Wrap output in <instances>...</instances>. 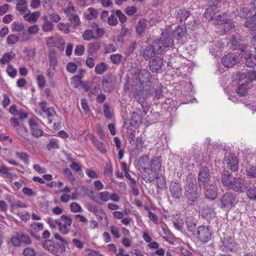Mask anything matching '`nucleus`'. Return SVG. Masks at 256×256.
Listing matches in <instances>:
<instances>
[{"label": "nucleus", "mask_w": 256, "mask_h": 256, "mask_svg": "<svg viewBox=\"0 0 256 256\" xmlns=\"http://www.w3.org/2000/svg\"><path fill=\"white\" fill-rule=\"evenodd\" d=\"M195 179L192 176H187L184 186V197L191 206L196 203L200 196L197 186L194 184Z\"/></svg>", "instance_id": "f257e3e1"}, {"label": "nucleus", "mask_w": 256, "mask_h": 256, "mask_svg": "<svg viewBox=\"0 0 256 256\" xmlns=\"http://www.w3.org/2000/svg\"><path fill=\"white\" fill-rule=\"evenodd\" d=\"M42 247L53 255L58 256L66 251L64 244H60L53 240H44L40 242Z\"/></svg>", "instance_id": "f03ea898"}, {"label": "nucleus", "mask_w": 256, "mask_h": 256, "mask_svg": "<svg viewBox=\"0 0 256 256\" xmlns=\"http://www.w3.org/2000/svg\"><path fill=\"white\" fill-rule=\"evenodd\" d=\"M238 202L236 194L232 192H226L224 194L220 200V207L226 210H230L235 206Z\"/></svg>", "instance_id": "7ed1b4c3"}, {"label": "nucleus", "mask_w": 256, "mask_h": 256, "mask_svg": "<svg viewBox=\"0 0 256 256\" xmlns=\"http://www.w3.org/2000/svg\"><path fill=\"white\" fill-rule=\"evenodd\" d=\"M64 12L66 17L68 18V20L70 22L74 28H76L80 25V19L72 2H70L68 5L64 9Z\"/></svg>", "instance_id": "20e7f679"}, {"label": "nucleus", "mask_w": 256, "mask_h": 256, "mask_svg": "<svg viewBox=\"0 0 256 256\" xmlns=\"http://www.w3.org/2000/svg\"><path fill=\"white\" fill-rule=\"evenodd\" d=\"M248 188V182L244 178L238 176L234 178L228 189L236 192L242 193L245 192Z\"/></svg>", "instance_id": "39448f33"}, {"label": "nucleus", "mask_w": 256, "mask_h": 256, "mask_svg": "<svg viewBox=\"0 0 256 256\" xmlns=\"http://www.w3.org/2000/svg\"><path fill=\"white\" fill-rule=\"evenodd\" d=\"M198 180L199 187L202 188L208 186L210 182V170L206 166H202L198 170Z\"/></svg>", "instance_id": "423d86ee"}, {"label": "nucleus", "mask_w": 256, "mask_h": 256, "mask_svg": "<svg viewBox=\"0 0 256 256\" xmlns=\"http://www.w3.org/2000/svg\"><path fill=\"white\" fill-rule=\"evenodd\" d=\"M221 242L222 244L220 248L222 250L235 252L238 250V244L231 236L224 237L223 238H222Z\"/></svg>", "instance_id": "0eeeda50"}, {"label": "nucleus", "mask_w": 256, "mask_h": 256, "mask_svg": "<svg viewBox=\"0 0 256 256\" xmlns=\"http://www.w3.org/2000/svg\"><path fill=\"white\" fill-rule=\"evenodd\" d=\"M116 82V77L112 74L105 75L102 82V88L104 92H111L114 89Z\"/></svg>", "instance_id": "6e6552de"}, {"label": "nucleus", "mask_w": 256, "mask_h": 256, "mask_svg": "<svg viewBox=\"0 0 256 256\" xmlns=\"http://www.w3.org/2000/svg\"><path fill=\"white\" fill-rule=\"evenodd\" d=\"M72 219L69 216L62 214L57 222L58 223V230L63 234H68L70 230L68 228L72 224Z\"/></svg>", "instance_id": "1a4fd4ad"}, {"label": "nucleus", "mask_w": 256, "mask_h": 256, "mask_svg": "<svg viewBox=\"0 0 256 256\" xmlns=\"http://www.w3.org/2000/svg\"><path fill=\"white\" fill-rule=\"evenodd\" d=\"M169 190L173 198L180 200L183 198V190L181 184L178 182H171L169 186Z\"/></svg>", "instance_id": "9d476101"}, {"label": "nucleus", "mask_w": 256, "mask_h": 256, "mask_svg": "<svg viewBox=\"0 0 256 256\" xmlns=\"http://www.w3.org/2000/svg\"><path fill=\"white\" fill-rule=\"evenodd\" d=\"M198 238L203 243L208 242L211 238L212 232L208 226H200L197 228Z\"/></svg>", "instance_id": "9b49d317"}, {"label": "nucleus", "mask_w": 256, "mask_h": 256, "mask_svg": "<svg viewBox=\"0 0 256 256\" xmlns=\"http://www.w3.org/2000/svg\"><path fill=\"white\" fill-rule=\"evenodd\" d=\"M163 63V58L159 56H155L149 60L148 67L152 72L158 74L162 72Z\"/></svg>", "instance_id": "f8f14e48"}, {"label": "nucleus", "mask_w": 256, "mask_h": 256, "mask_svg": "<svg viewBox=\"0 0 256 256\" xmlns=\"http://www.w3.org/2000/svg\"><path fill=\"white\" fill-rule=\"evenodd\" d=\"M202 188H204V196L207 199L214 200L218 198V190L216 184H209Z\"/></svg>", "instance_id": "ddd939ff"}, {"label": "nucleus", "mask_w": 256, "mask_h": 256, "mask_svg": "<svg viewBox=\"0 0 256 256\" xmlns=\"http://www.w3.org/2000/svg\"><path fill=\"white\" fill-rule=\"evenodd\" d=\"M136 80L140 82V84L143 85L152 82V76L148 70L141 69L137 74Z\"/></svg>", "instance_id": "4468645a"}, {"label": "nucleus", "mask_w": 256, "mask_h": 256, "mask_svg": "<svg viewBox=\"0 0 256 256\" xmlns=\"http://www.w3.org/2000/svg\"><path fill=\"white\" fill-rule=\"evenodd\" d=\"M227 167L233 172H236L238 169V161L234 153L228 154L226 160Z\"/></svg>", "instance_id": "2eb2a0df"}, {"label": "nucleus", "mask_w": 256, "mask_h": 256, "mask_svg": "<svg viewBox=\"0 0 256 256\" xmlns=\"http://www.w3.org/2000/svg\"><path fill=\"white\" fill-rule=\"evenodd\" d=\"M28 122L30 132L34 136L38 138L42 136L44 132L35 120L30 118Z\"/></svg>", "instance_id": "dca6fc26"}, {"label": "nucleus", "mask_w": 256, "mask_h": 256, "mask_svg": "<svg viewBox=\"0 0 256 256\" xmlns=\"http://www.w3.org/2000/svg\"><path fill=\"white\" fill-rule=\"evenodd\" d=\"M242 37L240 34L236 33L230 36V48L232 50H238L244 44L242 42Z\"/></svg>", "instance_id": "f3484780"}, {"label": "nucleus", "mask_w": 256, "mask_h": 256, "mask_svg": "<svg viewBox=\"0 0 256 256\" xmlns=\"http://www.w3.org/2000/svg\"><path fill=\"white\" fill-rule=\"evenodd\" d=\"M238 62V58L236 55L228 54L222 58V64L225 67L232 68Z\"/></svg>", "instance_id": "a211bd4d"}, {"label": "nucleus", "mask_w": 256, "mask_h": 256, "mask_svg": "<svg viewBox=\"0 0 256 256\" xmlns=\"http://www.w3.org/2000/svg\"><path fill=\"white\" fill-rule=\"evenodd\" d=\"M146 115L142 113V111L140 106L136 107V111L132 113L131 118V123L134 126H138L142 122V118Z\"/></svg>", "instance_id": "6ab92c4d"}, {"label": "nucleus", "mask_w": 256, "mask_h": 256, "mask_svg": "<svg viewBox=\"0 0 256 256\" xmlns=\"http://www.w3.org/2000/svg\"><path fill=\"white\" fill-rule=\"evenodd\" d=\"M220 174L221 182L223 186L228 189L235 177L228 170H224Z\"/></svg>", "instance_id": "aec40b11"}, {"label": "nucleus", "mask_w": 256, "mask_h": 256, "mask_svg": "<svg viewBox=\"0 0 256 256\" xmlns=\"http://www.w3.org/2000/svg\"><path fill=\"white\" fill-rule=\"evenodd\" d=\"M160 156H154L150 162V171H152L155 174H158L162 168V160Z\"/></svg>", "instance_id": "412c9836"}, {"label": "nucleus", "mask_w": 256, "mask_h": 256, "mask_svg": "<svg viewBox=\"0 0 256 256\" xmlns=\"http://www.w3.org/2000/svg\"><path fill=\"white\" fill-rule=\"evenodd\" d=\"M88 136L90 140H92V144L96 147L98 150L103 154L106 153V149L102 142H100L94 136V135L92 134H89Z\"/></svg>", "instance_id": "4be33fe9"}, {"label": "nucleus", "mask_w": 256, "mask_h": 256, "mask_svg": "<svg viewBox=\"0 0 256 256\" xmlns=\"http://www.w3.org/2000/svg\"><path fill=\"white\" fill-rule=\"evenodd\" d=\"M138 165L143 170L144 172H149L150 168L147 166H149L150 158L148 155L144 154L140 156L138 160Z\"/></svg>", "instance_id": "5701e85b"}, {"label": "nucleus", "mask_w": 256, "mask_h": 256, "mask_svg": "<svg viewBox=\"0 0 256 256\" xmlns=\"http://www.w3.org/2000/svg\"><path fill=\"white\" fill-rule=\"evenodd\" d=\"M185 222L187 230L190 232H194L196 230L197 220L192 216H188L186 218Z\"/></svg>", "instance_id": "b1692460"}, {"label": "nucleus", "mask_w": 256, "mask_h": 256, "mask_svg": "<svg viewBox=\"0 0 256 256\" xmlns=\"http://www.w3.org/2000/svg\"><path fill=\"white\" fill-rule=\"evenodd\" d=\"M250 48L251 47L244 44L238 50V53L241 58H244V59L247 56H252V50Z\"/></svg>", "instance_id": "393cba45"}, {"label": "nucleus", "mask_w": 256, "mask_h": 256, "mask_svg": "<svg viewBox=\"0 0 256 256\" xmlns=\"http://www.w3.org/2000/svg\"><path fill=\"white\" fill-rule=\"evenodd\" d=\"M48 56L50 67L52 68V70H56V67L58 64L56 52L54 50L49 52Z\"/></svg>", "instance_id": "a878e982"}, {"label": "nucleus", "mask_w": 256, "mask_h": 256, "mask_svg": "<svg viewBox=\"0 0 256 256\" xmlns=\"http://www.w3.org/2000/svg\"><path fill=\"white\" fill-rule=\"evenodd\" d=\"M156 180V188L158 190H163L166 188V180L164 176L158 173L154 176Z\"/></svg>", "instance_id": "bb28decb"}, {"label": "nucleus", "mask_w": 256, "mask_h": 256, "mask_svg": "<svg viewBox=\"0 0 256 256\" xmlns=\"http://www.w3.org/2000/svg\"><path fill=\"white\" fill-rule=\"evenodd\" d=\"M146 26L147 24L146 20L144 18L140 19L136 26V30L138 35L141 36L144 32Z\"/></svg>", "instance_id": "cd10ccee"}, {"label": "nucleus", "mask_w": 256, "mask_h": 256, "mask_svg": "<svg viewBox=\"0 0 256 256\" xmlns=\"http://www.w3.org/2000/svg\"><path fill=\"white\" fill-rule=\"evenodd\" d=\"M244 27L252 30L256 27V17L252 14L245 18Z\"/></svg>", "instance_id": "c85d7f7f"}, {"label": "nucleus", "mask_w": 256, "mask_h": 256, "mask_svg": "<svg viewBox=\"0 0 256 256\" xmlns=\"http://www.w3.org/2000/svg\"><path fill=\"white\" fill-rule=\"evenodd\" d=\"M155 54L154 46H152V44L147 46L143 52V56L146 60L153 58L155 57Z\"/></svg>", "instance_id": "c756f323"}, {"label": "nucleus", "mask_w": 256, "mask_h": 256, "mask_svg": "<svg viewBox=\"0 0 256 256\" xmlns=\"http://www.w3.org/2000/svg\"><path fill=\"white\" fill-rule=\"evenodd\" d=\"M249 84L248 80H246L244 82L239 84L236 89V93L240 96H244L247 94Z\"/></svg>", "instance_id": "7c9ffc66"}, {"label": "nucleus", "mask_w": 256, "mask_h": 256, "mask_svg": "<svg viewBox=\"0 0 256 256\" xmlns=\"http://www.w3.org/2000/svg\"><path fill=\"white\" fill-rule=\"evenodd\" d=\"M245 192L249 200H256V186L255 184H252L250 186L248 185V188Z\"/></svg>", "instance_id": "2f4dec72"}, {"label": "nucleus", "mask_w": 256, "mask_h": 256, "mask_svg": "<svg viewBox=\"0 0 256 256\" xmlns=\"http://www.w3.org/2000/svg\"><path fill=\"white\" fill-rule=\"evenodd\" d=\"M190 12L186 9L180 10L178 11L176 14V19L182 22L184 21L190 15Z\"/></svg>", "instance_id": "473e14b6"}, {"label": "nucleus", "mask_w": 256, "mask_h": 256, "mask_svg": "<svg viewBox=\"0 0 256 256\" xmlns=\"http://www.w3.org/2000/svg\"><path fill=\"white\" fill-rule=\"evenodd\" d=\"M186 32V28L184 26H178L174 32V36L178 40L182 38Z\"/></svg>", "instance_id": "72a5a7b5"}, {"label": "nucleus", "mask_w": 256, "mask_h": 256, "mask_svg": "<svg viewBox=\"0 0 256 256\" xmlns=\"http://www.w3.org/2000/svg\"><path fill=\"white\" fill-rule=\"evenodd\" d=\"M161 42L162 40H160V39H156L152 44V46H154V50L156 54H160L164 51V48H166L162 45Z\"/></svg>", "instance_id": "f704fd0d"}, {"label": "nucleus", "mask_w": 256, "mask_h": 256, "mask_svg": "<svg viewBox=\"0 0 256 256\" xmlns=\"http://www.w3.org/2000/svg\"><path fill=\"white\" fill-rule=\"evenodd\" d=\"M100 48V44L99 42L90 43L88 44V53L89 56H92L93 54L97 52Z\"/></svg>", "instance_id": "c9c22d12"}, {"label": "nucleus", "mask_w": 256, "mask_h": 256, "mask_svg": "<svg viewBox=\"0 0 256 256\" xmlns=\"http://www.w3.org/2000/svg\"><path fill=\"white\" fill-rule=\"evenodd\" d=\"M16 56L15 53L12 52H10L5 53L0 60V63L2 64H4L6 63H9V62Z\"/></svg>", "instance_id": "e433bc0d"}, {"label": "nucleus", "mask_w": 256, "mask_h": 256, "mask_svg": "<svg viewBox=\"0 0 256 256\" xmlns=\"http://www.w3.org/2000/svg\"><path fill=\"white\" fill-rule=\"evenodd\" d=\"M108 64L106 62H100L95 66V72L98 74H102L108 70Z\"/></svg>", "instance_id": "4c0bfd02"}, {"label": "nucleus", "mask_w": 256, "mask_h": 256, "mask_svg": "<svg viewBox=\"0 0 256 256\" xmlns=\"http://www.w3.org/2000/svg\"><path fill=\"white\" fill-rule=\"evenodd\" d=\"M162 40V45L165 48L171 47L173 46V38L170 36H167L159 38Z\"/></svg>", "instance_id": "58836bf2"}, {"label": "nucleus", "mask_w": 256, "mask_h": 256, "mask_svg": "<svg viewBox=\"0 0 256 256\" xmlns=\"http://www.w3.org/2000/svg\"><path fill=\"white\" fill-rule=\"evenodd\" d=\"M112 14L107 18V22L110 26H116L118 24V20L116 16V10H112Z\"/></svg>", "instance_id": "ea45409f"}, {"label": "nucleus", "mask_w": 256, "mask_h": 256, "mask_svg": "<svg viewBox=\"0 0 256 256\" xmlns=\"http://www.w3.org/2000/svg\"><path fill=\"white\" fill-rule=\"evenodd\" d=\"M28 7L26 0H20L16 4V10L23 14L26 12Z\"/></svg>", "instance_id": "a19ab883"}, {"label": "nucleus", "mask_w": 256, "mask_h": 256, "mask_svg": "<svg viewBox=\"0 0 256 256\" xmlns=\"http://www.w3.org/2000/svg\"><path fill=\"white\" fill-rule=\"evenodd\" d=\"M212 212L213 210L208 206L202 208V216L204 218H208L211 217Z\"/></svg>", "instance_id": "79ce46f5"}, {"label": "nucleus", "mask_w": 256, "mask_h": 256, "mask_svg": "<svg viewBox=\"0 0 256 256\" xmlns=\"http://www.w3.org/2000/svg\"><path fill=\"white\" fill-rule=\"evenodd\" d=\"M82 38L86 41L96 39L93 30H86L82 34Z\"/></svg>", "instance_id": "37998d69"}, {"label": "nucleus", "mask_w": 256, "mask_h": 256, "mask_svg": "<svg viewBox=\"0 0 256 256\" xmlns=\"http://www.w3.org/2000/svg\"><path fill=\"white\" fill-rule=\"evenodd\" d=\"M245 64L247 67L254 68L256 66V58L252 57V56H247L245 58Z\"/></svg>", "instance_id": "c03bdc74"}, {"label": "nucleus", "mask_w": 256, "mask_h": 256, "mask_svg": "<svg viewBox=\"0 0 256 256\" xmlns=\"http://www.w3.org/2000/svg\"><path fill=\"white\" fill-rule=\"evenodd\" d=\"M54 25L50 21L44 22L42 26V30L44 32H50L53 30Z\"/></svg>", "instance_id": "a18cd8bd"}, {"label": "nucleus", "mask_w": 256, "mask_h": 256, "mask_svg": "<svg viewBox=\"0 0 256 256\" xmlns=\"http://www.w3.org/2000/svg\"><path fill=\"white\" fill-rule=\"evenodd\" d=\"M152 171L144 172L142 174V178L146 183H150L154 179V176H152Z\"/></svg>", "instance_id": "49530a36"}, {"label": "nucleus", "mask_w": 256, "mask_h": 256, "mask_svg": "<svg viewBox=\"0 0 256 256\" xmlns=\"http://www.w3.org/2000/svg\"><path fill=\"white\" fill-rule=\"evenodd\" d=\"M59 148V144L57 140L55 138H51L48 144L46 145V148L48 150L52 149H56Z\"/></svg>", "instance_id": "de8ad7c7"}, {"label": "nucleus", "mask_w": 256, "mask_h": 256, "mask_svg": "<svg viewBox=\"0 0 256 256\" xmlns=\"http://www.w3.org/2000/svg\"><path fill=\"white\" fill-rule=\"evenodd\" d=\"M110 106L108 104L105 103L104 104V114L106 118L108 120H110L112 118V114L110 112Z\"/></svg>", "instance_id": "09e8293b"}, {"label": "nucleus", "mask_w": 256, "mask_h": 256, "mask_svg": "<svg viewBox=\"0 0 256 256\" xmlns=\"http://www.w3.org/2000/svg\"><path fill=\"white\" fill-rule=\"evenodd\" d=\"M6 72L12 78H14L17 74L16 70L10 64H8Z\"/></svg>", "instance_id": "8fccbe9b"}, {"label": "nucleus", "mask_w": 256, "mask_h": 256, "mask_svg": "<svg viewBox=\"0 0 256 256\" xmlns=\"http://www.w3.org/2000/svg\"><path fill=\"white\" fill-rule=\"evenodd\" d=\"M115 10L116 15L118 17L120 22H121V24H124V23L127 21V17L124 13L122 12L120 10Z\"/></svg>", "instance_id": "3c124183"}, {"label": "nucleus", "mask_w": 256, "mask_h": 256, "mask_svg": "<svg viewBox=\"0 0 256 256\" xmlns=\"http://www.w3.org/2000/svg\"><path fill=\"white\" fill-rule=\"evenodd\" d=\"M24 29V24L18 21H14L12 24V30L15 32H20Z\"/></svg>", "instance_id": "603ef678"}, {"label": "nucleus", "mask_w": 256, "mask_h": 256, "mask_svg": "<svg viewBox=\"0 0 256 256\" xmlns=\"http://www.w3.org/2000/svg\"><path fill=\"white\" fill-rule=\"evenodd\" d=\"M215 19L218 21L219 24H224L229 20L228 18V15L223 13L216 16Z\"/></svg>", "instance_id": "864d4df0"}, {"label": "nucleus", "mask_w": 256, "mask_h": 256, "mask_svg": "<svg viewBox=\"0 0 256 256\" xmlns=\"http://www.w3.org/2000/svg\"><path fill=\"white\" fill-rule=\"evenodd\" d=\"M235 26L234 22H232V20H229L224 24V32L226 33L228 32L230 30L234 28Z\"/></svg>", "instance_id": "5fc2aeb1"}, {"label": "nucleus", "mask_w": 256, "mask_h": 256, "mask_svg": "<svg viewBox=\"0 0 256 256\" xmlns=\"http://www.w3.org/2000/svg\"><path fill=\"white\" fill-rule=\"evenodd\" d=\"M24 256H36V252L34 248L27 247L25 248L22 252Z\"/></svg>", "instance_id": "6e6d98bb"}, {"label": "nucleus", "mask_w": 256, "mask_h": 256, "mask_svg": "<svg viewBox=\"0 0 256 256\" xmlns=\"http://www.w3.org/2000/svg\"><path fill=\"white\" fill-rule=\"evenodd\" d=\"M163 86L160 85L156 88L154 90V98L156 99H160L163 96L162 88Z\"/></svg>", "instance_id": "4d7b16f0"}, {"label": "nucleus", "mask_w": 256, "mask_h": 256, "mask_svg": "<svg viewBox=\"0 0 256 256\" xmlns=\"http://www.w3.org/2000/svg\"><path fill=\"white\" fill-rule=\"evenodd\" d=\"M71 80H72V82L73 84V86L75 88H78L80 86L81 83H82V79H81L80 76H73Z\"/></svg>", "instance_id": "13d9d810"}, {"label": "nucleus", "mask_w": 256, "mask_h": 256, "mask_svg": "<svg viewBox=\"0 0 256 256\" xmlns=\"http://www.w3.org/2000/svg\"><path fill=\"white\" fill-rule=\"evenodd\" d=\"M36 80L38 87L40 88H43L46 86V79L42 74H39L36 76Z\"/></svg>", "instance_id": "bf43d9fd"}, {"label": "nucleus", "mask_w": 256, "mask_h": 256, "mask_svg": "<svg viewBox=\"0 0 256 256\" xmlns=\"http://www.w3.org/2000/svg\"><path fill=\"white\" fill-rule=\"evenodd\" d=\"M110 58L113 64H118L122 60V56L120 54H113L110 56Z\"/></svg>", "instance_id": "052dcab7"}, {"label": "nucleus", "mask_w": 256, "mask_h": 256, "mask_svg": "<svg viewBox=\"0 0 256 256\" xmlns=\"http://www.w3.org/2000/svg\"><path fill=\"white\" fill-rule=\"evenodd\" d=\"M48 118H50L54 116L56 114V112L53 106H50L46 108L42 111Z\"/></svg>", "instance_id": "680f3d73"}, {"label": "nucleus", "mask_w": 256, "mask_h": 256, "mask_svg": "<svg viewBox=\"0 0 256 256\" xmlns=\"http://www.w3.org/2000/svg\"><path fill=\"white\" fill-rule=\"evenodd\" d=\"M18 40V36L14 34L9 35L6 38L7 43L10 45L16 44Z\"/></svg>", "instance_id": "e2e57ef3"}, {"label": "nucleus", "mask_w": 256, "mask_h": 256, "mask_svg": "<svg viewBox=\"0 0 256 256\" xmlns=\"http://www.w3.org/2000/svg\"><path fill=\"white\" fill-rule=\"evenodd\" d=\"M70 209L73 212H79L82 211V209L80 205L75 202H73L70 204Z\"/></svg>", "instance_id": "0e129e2a"}, {"label": "nucleus", "mask_w": 256, "mask_h": 256, "mask_svg": "<svg viewBox=\"0 0 256 256\" xmlns=\"http://www.w3.org/2000/svg\"><path fill=\"white\" fill-rule=\"evenodd\" d=\"M78 66L76 64L72 62H69L66 66V70L70 73H74L77 70Z\"/></svg>", "instance_id": "69168bd1"}, {"label": "nucleus", "mask_w": 256, "mask_h": 256, "mask_svg": "<svg viewBox=\"0 0 256 256\" xmlns=\"http://www.w3.org/2000/svg\"><path fill=\"white\" fill-rule=\"evenodd\" d=\"M30 227L35 232H38L44 229V226L42 223L34 222L31 224Z\"/></svg>", "instance_id": "338daca9"}, {"label": "nucleus", "mask_w": 256, "mask_h": 256, "mask_svg": "<svg viewBox=\"0 0 256 256\" xmlns=\"http://www.w3.org/2000/svg\"><path fill=\"white\" fill-rule=\"evenodd\" d=\"M134 95L136 101L140 100L142 99V98H146V94L144 93V92L142 90H136Z\"/></svg>", "instance_id": "774afa93"}]
</instances>
